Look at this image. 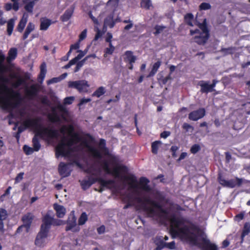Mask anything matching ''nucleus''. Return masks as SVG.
Wrapping results in <instances>:
<instances>
[{"instance_id":"1","label":"nucleus","mask_w":250,"mask_h":250,"mask_svg":"<svg viewBox=\"0 0 250 250\" xmlns=\"http://www.w3.org/2000/svg\"><path fill=\"white\" fill-rule=\"evenodd\" d=\"M170 232L173 237L181 236L190 244L198 246L203 250H218L217 246L205 237L202 238L203 244L199 243L200 228L183 217L173 214L170 216Z\"/></svg>"},{"instance_id":"2","label":"nucleus","mask_w":250,"mask_h":250,"mask_svg":"<svg viewBox=\"0 0 250 250\" xmlns=\"http://www.w3.org/2000/svg\"><path fill=\"white\" fill-rule=\"evenodd\" d=\"M60 132L64 134L67 132L71 138L67 140L65 137L63 138L61 143H60L56 147V157L58 158L60 156H65L67 154V152L65 150V146H71L74 144L82 141V144L86 147L88 148L89 151L91 153L92 157L97 159L101 160L103 158V155L101 151L98 149L91 146L88 145V141L84 139L82 141V138L77 132H74V127L70 125L68 127L63 125L60 129Z\"/></svg>"},{"instance_id":"3","label":"nucleus","mask_w":250,"mask_h":250,"mask_svg":"<svg viewBox=\"0 0 250 250\" xmlns=\"http://www.w3.org/2000/svg\"><path fill=\"white\" fill-rule=\"evenodd\" d=\"M103 167L107 174H112L116 178H121L124 181L129 182V185L132 188H137V180L135 176L133 174L128 176H121V173H126L128 171V168L125 166L118 165L114 167L112 171H111L108 162L104 160L103 163Z\"/></svg>"},{"instance_id":"4","label":"nucleus","mask_w":250,"mask_h":250,"mask_svg":"<svg viewBox=\"0 0 250 250\" xmlns=\"http://www.w3.org/2000/svg\"><path fill=\"white\" fill-rule=\"evenodd\" d=\"M37 136L42 139L44 137L48 139H56L59 136V130L49 127H42L40 129L32 139L33 148L35 151H39L41 148V144Z\"/></svg>"},{"instance_id":"5","label":"nucleus","mask_w":250,"mask_h":250,"mask_svg":"<svg viewBox=\"0 0 250 250\" xmlns=\"http://www.w3.org/2000/svg\"><path fill=\"white\" fill-rule=\"evenodd\" d=\"M82 188L83 190L88 189L93 184L98 182L100 185L103 187H106V188H110L109 186H112L115 184V182L114 180L110 179L105 180L101 177L95 178L92 176L88 177V180H79Z\"/></svg>"},{"instance_id":"6","label":"nucleus","mask_w":250,"mask_h":250,"mask_svg":"<svg viewBox=\"0 0 250 250\" xmlns=\"http://www.w3.org/2000/svg\"><path fill=\"white\" fill-rule=\"evenodd\" d=\"M217 180L223 187L231 188L236 187H240L243 183V179L238 177L227 180L221 172L218 174Z\"/></svg>"},{"instance_id":"7","label":"nucleus","mask_w":250,"mask_h":250,"mask_svg":"<svg viewBox=\"0 0 250 250\" xmlns=\"http://www.w3.org/2000/svg\"><path fill=\"white\" fill-rule=\"evenodd\" d=\"M136 199L138 203L141 204L142 209L146 212L149 216L152 217L156 214V211L154 208L147 206V204L151 205L153 201L150 197H137Z\"/></svg>"},{"instance_id":"8","label":"nucleus","mask_w":250,"mask_h":250,"mask_svg":"<svg viewBox=\"0 0 250 250\" xmlns=\"http://www.w3.org/2000/svg\"><path fill=\"white\" fill-rule=\"evenodd\" d=\"M40 120L38 118L26 119L22 124V125L18 127V131L21 133L24 130L29 128H37L40 126Z\"/></svg>"},{"instance_id":"9","label":"nucleus","mask_w":250,"mask_h":250,"mask_svg":"<svg viewBox=\"0 0 250 250\" xmlns=\"http://www.w3.org/2000/svg\"><path fill=\"white\" fill-rule=\"evenodd\" d=\"M76 220L77 218L73 211L71 212L69 215L66 222V226L65 227V230L66 231L71 230L73 232H77L80 231V228L77 225Z\"/></svg>"},{"instance_id":"10","label":"nucleus","mask_w":250,"mask_h":250,"mask_svg":"<svg viewBox=\"0 0 250 250\" xmlns=\"http://www.w3.org/2000/svg\"><path fill=\"white\" fill-rule=\"evenodd\" d=\"M68 86L76 89L80 93L86 92L89 86L88 82L85 80L70 81L68 83Z\"/></svg>"},{"instance_id":"11","label":"nucleus","mask_w":250,"mask_h":250,"mask_svg":"<svg viewBox=\"0 0 250 250\" xmlns=\"http://www.w3.org/2000/svg\"><path fill=\"white\" fill-rule=\"evenodd\" d=\"M195 34H198L193 38L194 42L199 45H204L209 39V35L203 34L200 33L199 29H196L194 30H190V34L193 35Z\"/></svg>"},{"instance_id":"12","label":"nucleus","mask_w":250,"mask_h":250,"mask_svg":"<svg viewBox=\"0 0 250 250\" xmlns=\"http://www.w3.org/2000/svg\"><path fill=\"white\" fill-rule=\"evenodd\" d=\"M48 232L46 230H42L40 229L35 241V244L37 246L42 248L45 246V239L48 236Z\"/></svg>"},{"instance_id":"13","label":"nucleus","mask_w":250,"mask_h":250,"mask_svg":"<svg viewBox=\"0 0 250 250\" xmlns=\"http://www.w3.org/2000/svg\"><path fill=\"white\" fill-rule=\"evenodd\" d=\"M206 115V110L204 108H199L193 110L188 114V119L191 121H196L203 118Z\"/></svg>"},{"instance_id":"14","label":"nucleus","mask_w":250,"mask_h":250,"mask_svg":"<svg viewBox=\"0 0 250 250\" xmlns=\"http://www.w3.org/2000/svg\"><path fill=\"white\" fill-rule=\"evenodd\" d=\"M70 165V163L65 164L64 162H61L60 163L58 167V171L61 176L66 177L70 175L71 170H69L68 169V166Z\"/></svg>"},{"instance_id":"15","label":"nucleus","mask_w":250,"mask_h":250,"mask_svg":"<svg viewBox=\"0 0 250 250\" xmlns=\"http://www.w3.org/2000/svg\"><path fill=\"white\" fill-rule=\"evenodd\" d=\"M42 221V224L41 225V229L49 232L51 226L52 224L53 217L46 214L43 216Z\"/></svg>"},{"instance_id":"16","label":"nucleus","mask_w":250,"mask_h":250,"mask_svg":"<svg viewBox=\"0 0 250 250\" xmlns=\"http://www.w3.org/2000/svg\"><path fill=\"white\" fill-rule=\"evenodd\" d=\"M33 219L34 215L31 212H28L22 217L21 221L25 226L26 232H28L30 228Z\"/></svg>"},{"instance_id":"17","label":"nucleus","mask_w":250,"mask_h":250,"mask_svg":"<svg viewBox=\"0 0 250 250\" xmlns=\"http://www.w3.org/2000/svg\"><path fill=\"white\" fill-rule=\"evenodd\" d=\"M8 216L7 211L6 209L0 208V232L3 233L5 232L3 221Z\"/></svg>"},{"instance_id":"18","label":"nucleus","mask_w":250,"mask_h":250,"mask_svg":"<svg viewBox=\"0 0 250 250\" xmlns=\"http://www.w3.org/2000/svg\"><path fill=\"white\" fill-rule=\"evenodd\" d=\"M149 180L145 177H141L139 179V184L140 186V188L143 190L146 191H149L151 188L148 185Z\"/></svg>"},{"instance_id":"19","label":"nucleus","mask_w":250,"mask_h":250,"mask_svg":"<svg viewBox=\"0 0 250 250\" xmlns=\"http://www.w3.org/2000/svg\"><path fill=\"white\" fill-rule=\"evenodd\" d=\"M39 92V87L37 84L31 85L29 88L26 90V94L29 98H33L37 95Z\"/></svg>"},{"instance_id":"20","label":"nucleus","mask_w":250,"mask_h":250,"mask_svg":"<svg viewBox=\"0 0 250 250\" xmlns=\"http://www.w3.org/2000/svg\"><path fill=\"white\" fill-rule=\"evenodd\" d=\"M125 57L124 60L125 62L129 63H133L136 60V57L133 55L132 51L130 50L126 51L124 53Z\"/></svg>"},{"instance_id":"21","label":"nucleus","mask_w":250,"mask_h":250,"mask_svg":"<svg viewBox=\"0 0 250 250\" xmlns=\"http://www.w3.org/2000/svg\"><path fill=\"white\" fill-rule=\"evenodd\" d=\"M41 24L40 29L41 30L45 31L47 30L49 26L53 23L52 21L46 17L42 18L40 19Z\"/></svg>"},{"instance_id":"22","label":"nucleus","mask_w":250,"mask_h":250,"mask_svg":"<svg viewBox=\"0 0 250 250\" xmlns=\"http://www.w3.org/2000/svg\"><path fill=\"white\" fill-rule=\"evenodd\" d=\"M74 10V7H71L65 10L63 14L61 16L60 20L62 22L68 21L72 17Z\"/></svg>"},{"instance_id":"23","label":"nucleus","mask_w":250,"mask_h":250,"mask_svg":"<svg viewBox=\"0 0 250 250\" xmlns=\"http://www.w3.org/2000/svg\"><path fill=\"white\" fill-rule=\"evenodd\" d=\"M28 18V14L24 13L17 26V30L19 32H22L23 31L27 22Z\"/></svg>"},{"instance_id":"24","label":"nucleus","mask_w":250,"mask_h":250,"mask_svg":"<svg viewBox=\"0 0 250 250\" xmlns=\"http://www.w3.org/2000/svg\"><path fill=\"white\" fill-rule=\"evenodd\" d=\"M198 85L201 87L200 91L202 93H208L212 92L208 82L200 81L198 83Z\"/></svg>"},{"instance_id":"25","label":"nucleus","mask_w":250,"mask_h":250,"mask_svg":"<svg viewBox=\"0 0 250 250\" xmlns=\"http://www.w3.org/2000/svg\"><path fill=\"white\" fill-rule=\"evenodd\" d=\"M54 208L56 211V215L58 218H62L65 215L66 210L62 206L55 204Z\"/></svg>"},{"instance_id":"26","label":"nucleus","mask_w":250,"mask_h":250,"mask_svg":"<svg viewBox=\"0 0 250 250\" xmlns=\"http://www.w3.org/2000/svg\"><path fill=\"white\" fill-rule=\"evenodd\" d=\"M161 65V62L160 61H158L157 62H155L152 66L151 70L149 73L146 76L147 78L153 77L156 73H157L158 69L160 67Z\"/></svg>"},{"instance_id":"27","label":"nucleus","mask_w":250,"mask_h":250,"mask_svg":"<svg viewBox=\"0 0 250 250\" xmlns=\"http://www.w3.org/2000/svg\"><path fill=\"white\" fill-rule=\"evenodd\" d=\"M90 57H95V54L89 55L86 56L83 60L78 62L76 63V66L74 70V72L76 73L80 70L81 67L83 65L85 62Z\"/></svg>"},{"instance_id":"28","label":"nucleus","mask_w":250,"mask_h":250,"mask_svg":"<svg viewBox=\"0 0 250 250\" xmlns=\"http://www.w3.org/2000/svg\"><path fill=\"white\" fill-rule=\"evenodd\" d=\"M53 113L49 114L48 118L49 121L52 123H58L61 121V119L58 114L55 112V108H52Z\"/></svg>"},{"instance_id":"29","label":"nucleus","mask_w":250,"mask_h":250,"mask_svg":"<svg viewBox=\"0 0 250 250\" xmlns=\"http://www.w3.org/2000/svg\"><path fill=\"white\" fill-rule=\"evenodd\" d=\"M250 232V223L246 222L244 224L243 230L241 235V241H243L244 237Z\"/></svg>"},{"instance_id":"30","label":"nucleus","mask_w":250,"mask_h":250,"mask_svg":"<svg viewBox=\"0 0 250 250\" xmlns=\"http://www.w3.org/2000/svg\"><path fill=\"white\" fill-rule=\"evenodd\" d=\"M17 49L16 48H11L8 51V57L7 61L10 62L17 57Z\"/></svg>"},{"instance_id":"31","label":"nucleus","mask_w":250,"mask_h":250,"mask_svg":"<svg viewBox=\"0 0 250 250\" xmlns=\"http://www.w3.org/2000/svg\"><path fill=\"white\" fill-rule=\"evenodd\" d=\"M235 51L236 48L235 47L231 46L228 48H222L220 50V52L222 53L224 56H227L233 54Z\"/></svg>"},{"instance_id":"32","label":"nucleus","mask_w":250,"mask_h":250,"mask_svg":"<svg viewBox=\"0 0 250 250\" xmlns=\"http://www.w3.org/2000/svg\"><path fill=\"white\" fill-rule=\"evenodd\" d=\"M199 27L201 30L200 31V33L203 34H207L209 35V31L208 29L207 23L206 21V19H205L202 23H201L199 25Z\"/></svg>"},{"instance_id":"33","label":"nucleus","mask_w":250,"mask_h":250,"mask_svg":"<svg viewBox=\"0 0 250 250\" xmlns=\"http://www.w3.org/2000/svg\"><path fill=\"white\" fill-rule=\"evenodd\" d=\"M140 6L146 10H149L153 7L151 0H141Z\"/></svg>"},{"instance_id":"34","label":"nucleus","mask_w":250,"mask_h":250,"mask_svg":"<svg viewBox=\"0 0 250 250\" xmlns=\"http://www.w3.org/2000/svg\"><path fill=\"white\" fill-rule=\"evenodd\" d=\"M193 15L192 13H188L184 16L185 22L189 26H193Z\"/></svg>"},{"instance_id":"35","label":"nucleus","mask_w":250,"mask_h":250,"mask_svg":"<svg viewBox=\"0 0 250 250\" xmlns=\"http://www.w3.org/2000/svg\"><path fill=\"white\" fill-rule=\"evenodd\" d=\"M104 24L109 26L110 28H113L115 24V21L113 20V16H110L106 18L104 21Z\"/></svg>"},{"instance_id":"36","label":"nucleus","mask_w":250,"mask_h":250,"mask_svg":"<svg viewBox=\"0 0 250 250\" xmlns=\"http://www.w3.org/2000/svg\"><path fill=\"white\" fill-rule=\"evenodd\" d=\"M99 147L103 151L104 155H107L109 154V151L108 148L106 147V142L104 139H101L99 142Z\"/></svg>"},{"instance_id":"37","label":"nucleus","mask_w":250,"mask_h":250,"mask_svg":"<svg viewBox=\"0 0 250 250\" xmlns=\"http://www.w3.org/2000/svg\"><path fill=\"white\" fill-rule=\"evenodd\" d=\"M5 57L4 55L0 51V72H4L7 70L6 66L3 64Z\"/></svg>"},{"instance_id":"38","label":"nucleus","mask_w":250,"mask_h":250,"mask_svg":"<svg viewBox=\"0 0 250 250\" xmlns=\"http://www.w3.org/2000/svg\"><path fill=\"white\" fill-rule=\"evenodd\" d=\"M105 93V88L103 86H100L95 91L93 92L92 96L93 97H100Z\"/></svg>"},{"instance_id":"39","label":"nucleus","mask_w":250,"mask_h":250,"mask_svg":"<svg viewBox=\"0 0 250 250\" xmlns=\"http://www.w3.org/2000/svg\"><path fill=\"white\" fill-rule=\"evenodd\" d=\"M161 144L160 141H155L151 144V151L154 154L158 153V149L160 145Z\"/></svg>"},{"instance_id":"40","label":"nucleus","mask_w":250,"mask_h":250,"mask_svg":"<svg viewBox=\"0 0 250 250\" xmlns=\"http://www.w3.org/2000/svg\"><path fill=\"white\" fill-rule=\"evenodd\" d=\"M35 0H31L25 4L24 6L25 10L28 13H32L33 11L34 6L35 5Z\"/></svg>"},{"instance_id":"41","label":"nucleus","mask_w":250,"mask_h":250,"mask_svg":"<svg viewBox=\"0 0 250 250\" xmlns=\"http://www.w3.org/2000/svg\"><path fill=\"white\" fill-rule=\"evenodd\" d=\"M14 26V21L13 19H10L7 22V32L8 35L10 36L12 34L13 31Z\"/></svg>"},{"instance_id":"42","label":"nucleus","mask_w":250,"mask_h":250,"mask_svg":"<svg viewBox=\"0 0 250 250\" xmlns=\"http://www.w3.org/2000/svg\"><path fill=\"white\" fill-rule=\"evenodd\" d=\"M45 67L46 65L44 62H43L40 66V73L39 76V79H41L42 80L44 79L45 76V74L46 72Z\"/></svg>"},{"instance_id":"43","label":"nucleus","mask_w":250,"mask_h":250,"mask_svg":"<svg viewBox=\"0 0 250 250\" xmlns=\"http://www.w3.org/2000/svg\"><path fill=\"white\" fill-rule=\"evenodd\" d=\"M88 219L87 215L85 212H83L78 219L79 225H84Z\"/></svg>"},{"instance_id":"44","label":"nucleus","mask_w":250,"mask_h":250,"mask_svg":"<svg viewBox=\"0 0 250 250\" xmlns=\"http://www.w3.org/2000/svg\"><path fill=\"white\" fill-rule=\"evenodd\" d=\"M123 23H128L126 25H125L124 27V30L125 31H127L129 30L130 29H131L133 26V24L132 21H130L129 20H125L123 21Z\"/></svg>"},{"instance_id":"45","label":"nucleus","mask_w":250,"mask_h":250,"mask_svg":"<svg viewBox=\"0 0 250 250\" xmlns=\"http://www.w3.org/2000/svg\"><path fill=\"white\" fill-rule=\"evenodd\" d=\"M211 8V5L209 3L207 2H202L199 5V10H208Z\"/></svg>"},{"instance_id":"46","label":"nucleus","mask_w":250,"mask_h":250,"mask_svg":"<svg viewBox=\"0 0 250 250\" xmlns=\"http://www.w3.org/2000/svg\"><path fill=\"white\" fill-rule=\"evenodd\" d=\"M96 31V34L94 38V40H93L94 41H96L98 40V39L100 38H101L103 36V35L104 34V31H102L98 28H97Z\"/></svg>"},{"instance_id":"47","label":"nucleus","mask_w":250,"mask_h":250,"mask_svg":"<svg viewBox=\"0 0 250 250\" xmlns=\"http://www.w3.org/2000/svg\"><path fill=\"white\" fill-rule=\"evenodd\" d=\"M201 149V147L198 144L193 145L190 148V151L191 153L195 154Z\"/></svg>"},{"instance_id":"48","label":"nucleus","mask_w":250,"mask_h":250,"mask_svg":"<svg viewBox=\"0 0 250 250\" xmlns=\"http://www.w3.org/2000/svg\"><path fill=\"white\" fill-rule=\"evenodd\" d=\"M171 79V77L170 75H168L166 77H164L162 76L160 78L158 79V81L160 82H161L163 84H166L168 80Z\"/></svg>"},{"instance_id":"49","label":"nucleus","mask_w":250,"mask_h":250,"mask_svg":"<svg viewBox=\"0 0 250 250\" xmlns=\"http://www.w3.org/2000/svg\"><path fill=\"white\" fill-rule=\"evenodd\" d=\"M23 150L26 154L30 155L33 153L34 149L28 146L24 145L23 147Z\"/></svg>"},{"instance_id":"50","label":"nucleus","mask_w":250,"mask_h":250,"mask_svg":"<svg viewBox=\"0 0 250 250\" xmlns=\"http://www.w3.org/2000/svg\"><path fill=\"white\" fill-rule=\"evenodd\" d=\"M165 248H168L170 250H174L175 249V243L174 241H172L170 243L164 242Z\"/></svg>"},{"instance_id":"51","label":"nucleus","mask_w":250,"mask_h":250,"mask_svg":"<svg viewBox=\"0 0 250 250\" xmlns=\"http://www.w3.org/2000/svg\"><path fill=\"white\" fill-rule=\"evenodd\" d=\"M87 29H85L83 30L79 35V42H81L86 37Z\"/></svg>"},{"instance_id":"52","label":"nucleus","mask_w":250,"mask_h":250,"mask_svg":"<svg viewBox=\"0 0 250 250\" xmlns=\"http://www.w3.org/2000/svg\"><path fill=\"white\" fill-rule=\"evenodd\" d=\"M165 27L160 25H156L155 27V31L153 33L155 35H157L160 34L163 30L164 29Z\"/></svg>"},{"instance_id":"53","label":"nucleus","mask_w":250,"mask_h":250,"mask_svg":"<svg viewBox=\"0 0 250 250\" xmlns=\"http://www.w3.org/2000/svg\"><path fill=\"white\" fill-rule=\"evenodd\" d=\"M74 100V97H67L64 99V104H70L73 103Z\"/></svg>"},{"instance_id":"54","label":"nucleus","mask_w":250,"mask_h":250,"mask_svg":"<svg viewBox=\"0 0 250 250\" xmlns=\"http://www.w3.org/2000/svg\"><path fill=\"white\" fill-rule=\"evenodd\" d=\"M63 221L59 219H54L53 218L52 224L53 226H61L62 224H64Z\"/></svg>"},{"instance_id":"55","label":"nucleus","mask_w":250,"mask_h":250,"mask_svg":"<svg viewBox=\"0 0 250 250\" xmlns=\"http://www.w3.org/2000/svg\"><path fill=\"white\" fill-rule=\"evenodd\" d=\"M23 175H24L23 172H20V173H19L17 175V176L16 177V178L15 179V183H19L23 179Z\"/></svg>"},{"instance_id":"56","label":"nucleus","mask_w":250,"mask_h":250,"mask_svg":"<svg viewBox=\"0 0 250 250\" xmlns=\"http://www.w3.org/2000/svg\"><path fill=\"white\" fill-rule=\"evenodd\" d=\"M91 101V99L90 98H82L80 100V103L78 104V105L81 106L83 105V104L88 103Z\"/></svg>"},{"instance_id":"57","label":"nucleus","mask_w":250,"mask_h":250,"mask_svg":"<svg viewBox=\"0 0 250 250\" xmlns=\"http://www.w3.org/2000/svg\"><path fill=\"white\" fill-rule=\"evenodd\" d=\"M77 52H79V54L76 57L77 58V60H80L85 55V54L87 52V51L84 50L83 51L79 50H78Z\"/></svg>"},{"instance_id":"58","label":"nucleus","mask_w":250,"mask_h":250,"mask_svg":"<svg viewBox=\"0 0 250 250\" xmlns=\"http://www.w3.org/2000/svg\"><path fill=\"white\" fill-rule=\"evenodd\" d=\"M24 83H25L24 80H23L22 78H19L18 79L16 83L14 84V86L15 87H17L23 84Z\"/></svg>"},{"instance_id":"59","label":"nucleus","mask_w":250,"mask_h":250,"mask_svg":"<svg viewBox=\"0 0 250 250\" xmlns=\"http://www.w3.org/2000/svg\"><path fill=\"white\" fill-rule=\"evenodd\" d=\"M157 245V247L155 250H162L163 248H165L164 242L163 240H161Z\"/></svg>"},{"instance_id":"60","label":"nucleus","mask_w":250,"mask_h":250,"mask_svg":"<svg viewBox=\"0 0 250 250\" xmlns=\"http://www.w3.org/2000/svg\"><path fill=\"white\" fill-rule=\"evenodd\" d=\"M182 127L184 129L186 130L187 131H188L189 129L193 130V127L190 125L189 124L185 123L183 124L182 125Z\"/></svg>"},{"instance_id":"61","label":"nucleus","mask_w":250,"mask_h":250,"mask_svg":"<svg viewBox=\"0 0 250 250\" xmlns=\"http://www.w3.org/2000/svg\"><path fill=\"white\" fill-rule=\"evenodd\" d=\"M114 50L115 49L109 47L106 48L104 51V56H105V55H112L113 53Z\"/></svg>"},{"instance_id":"62","label":"nucleus","mask_w":250,"mask_h":250,"mask_svg":"<svg viewBox=\"0 0 250 250\" xmlns=\"http://www.w3.org/2000/svg\"><path fill=\"white\" fill-rule=\"evenodd\" d=\"M61 81V80L60 77H55V78H53L52 79L49 80L48 81L47 83H48V84L57 83L60 82Z\"/></svg>"},{"instance_id":"63","label":"nucleus","mask_w":250,"mask_h":250,"mask_svg":"<svg viewBox=\"0 0 250 250\" xmlns=\"http://www.w3.org/2000/svg\"><path fill=\"white\" fill-rule=\"evenodd\" d=\"M34 29H35V25L31 22L28 23V24L26 28V30L29 31L30 32H31L32 31H33L34 30Z\"/></svg>"},{"instance_id":"64","label":"nucleus","mask_w":250,"mask_h":250,"mask_svg":"<svg viewBox=\"0 0 250 250\" xmlns=\"http://www.w3.org/2000/svg\"><path fill=\"white\" fill-rule=\"evenodd\" d=\"M105 229V226L104 225H102L97 229V231L99 234H102L104 233Z\"/></svg>"}]
</instances>
